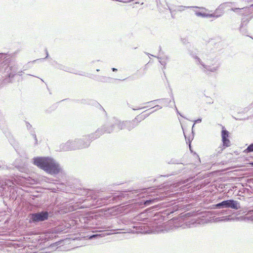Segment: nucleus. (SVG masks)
Instances as JSON below:
<instances>
[{
  "label": "nucleus",
  "mask_w": 253,
  "mask_h": 253,
  "mask_svg": "<svg viewBox=\"0 0 253 253\" xmlns=\"http://www.w3.org/2000/svg\"><path fill=\"white\" fill-rule=\"evenodd\" d=\"M229 133L226 129H222L221 131V137L223 145L224 147H229L230 145V141L228 138Z\"/></svg>",
  "instance_id": "nucleus-12"
},
{
  "label": "nucleus",
  "mask_w": 253,
  "mask_h": 253,
  "mask_svg": "<svg viewBox=\"0 0 253 253\" xmlns=\"http://www.w3.org/2000/svg\"><path fill=\"white\" fill-rule=\"evenodd\" d=\"M153 102V101L148 102H147L146 103H151V102Z\"/></svg>",
  "instance_id": "nucleus-42"
},
{
  "label": "nucleus",
  "mask_w": 253,
  "mask_h": 253,
  "mask_svg": "<svg viewBox=\"0 0 253 253\" xmlns=\"http://www.w3.org/2000/svg\"><path fill=\"white\" fill-rule=\"evenodd\" d=\"M37 60H34V61H33V62H36Z\"/></svg>",
  "instance_id": "nucleus-43"
},
{
  "label": "nucleus",
  "mask_w": 253,
  "mask_h": 253,
  "mask_svg": "<svg viewBox=\"0 0 253 253\" xmlns=\"http://www.w3.org/2000/svg\"><path fill=\"white\" fill-rule=\"evenodd\" d=\"M161 100L163 101L164 103H167V104L171 101L170 100H169L168 99H166V98L162 99Z\"/></svg>",
  "instance_id": "nucleus-28"
},
{
  "label": "nucleus",
  "mask_w": 253,
  "mask_h": 253,
  "mask_svg": "<svg viewBox=\"0 0 253 253\" xmlns=\"http://www.w3.org/2000/svg\"><path fill=\"white\" fill-rule=\"evenodd\" d=\"M96 71H97V72H98V71H99V69H97V70H96Z\"/></svg>",
  "instance_id": "nucleus-45"
},
{
  "label": "nucleus",
  "mask_w": 253,
  "mask_h": 253,
  "mask_svg": "<svg viewBox=\"0 0 253 253\" xmlns=\"http://www.w3.org/2000/svg\"><path fill=\"white\" fill-rule=\"evenodd\" d=\"M46 57L45 58H47V57L48 56V54L47 50H46Z\"/></svg>",
  "instance_id": "nucleus-37"
},
{
  "label": "nucleus",
  "mask_w": 253,
  "mask_h": 253,
  "mask_svg": "<svg viewBox=\"0 0 253 253\" xmlns=\"http://www.w3.org/2000/svg\"><path fill=\"white\" fill-rule=\"evenodd\" d=\"M169 164H178V161L175 159H171L169 163Z\"/></svg>",
  "instance_id": "nucleus-26"
},
{
  "label": "nucleus",
  "mask_w": 253,
  "mask_h": 253,
  "mask_svg": "<svg viewBox=\"0 0 253 253\" xmlns=\"http://www.w3.org/2000/svg\"><path fill=\"white\" fill-rule=\"evenodd\" d=\"M245 152L246 153L253 152V143H251L245 149Z\"/></svg>",
  "instance_id": "nucleus-17"
},
{
  "label": "nucleus",
  "mask_w": 253,
  "mask_h": 253,
  "mask_svg": "<svg viewBox=\"0 0 253 253\" xmlns=\"http://www.w3.org/2000/svg\"><path fill=\"white\" fill-rule=\"evenodd\" d=\"M195 14L196 15V16H197L198 17H206V16H207V13H202L200 11H196Z\"/></svg>",
  "instance_id": "nucleus-21"
},
{
  "label": "nucleus",
  "mask_w": 253,
  "mask_h": 253,
  "mask_svg": "<svg viewBox=\"0 0 253 253\" xmlns=\"http://www.w3.org/2000/svg\"><path fill=\"white\" fill-rule=\"evenodd\" d=\"M192 7H193V6H182V5H180V6H178L177 9L178 11H183L185 8H192ZM195 8H201V7H197V6H195Z\"/></svg>",
  "instance_id": "nucleus-18"
},
{
  "label": "nucleus",
  "mask_w": 253,
  "mask_h": 253,
  "mask_svg": "<svg viewBox=\"0 0 253 253\" xmlns=\"http://www.w3.org/2000/svg\"><path fill=\"white\" fill-rule=\"evenodd\" d=\"M163 196L162 195H157L156 196H151L148 198L147 199H144L143 202L145 206H149L152 204L156 203L163 199Z\"/></svg>",
  "instance_id": "nucleus-11"
},
{
  "label": "nucleus",
  "mask_w": 253,
  "mask_h": 253,
  "mask_svg": "<svg viewBox=\"0 0 253 253\" xmlns=\"http://www.w3.org/2000/svg\"><path fill=\"white\" fill-rule=\"evenodd\" d=\"M140 193V190H133L127 192H124L117 195L111 194L108 196H104L99 198L96 202V205L101 206L103 205H107L109 203H113L117 200H122L123 198L126 196L129 198L133 199L135 196H138Z\"/></svg>",
  "instance_id": "nucleus-5"
},
{
  "label": "nucleus",
  "mask_w": 253,
  "mask_h": 253,
  "mask_svg": "<svg viewBox=\"0 0 253 253\" xmlns=\"http://www.w3.org/2000/svg\"><path fill=\"white\" fill-rule=\"evenodd\" d=\"M159 62L161 65H162L164 66V67H165V66L167 64V63L165 61L160 60Z\"/></svg>",
  "instance_id": "nucleus-30"
},
{
  "label": "nucleus",
  "mask_w": 253,
  "mask_h": 253,
  "mask_svg": "<svg viewBox=\"0 0 253 253\" xmlns=\"http://www.w3.org/2000/svg\"><path fill=\"white\" fill-rule=\"evenodd\" d=\"M224 211H224V210H222V213H223L224 212Z\"/></svg>",
  "instance_id": "nucleus-44"
},
{
  "label": "nucleus",
  "mask_w": 253,
  "mask_h": 253,
  "mask_svg": "<svg viewBox=\"0 0 253 253\" xmlns=\"http://www.w3.org/2000/svg\"><path fill=\"white\" fill-rule=\"evenodd\" d=\"M225 148L223 145L222 146H219L217 148L216 151L217 153H221Z\"/></svg>",
  "instance_id": "nucleus-22"
},
{
  "label": "nucleus",
  "mask_w": 253,
  "mask_h": 253,
  "mask_svg": "<svg viewBox=\"0 0 253 253\" xmlns=\"http://www.w3.org/2000/svg\"><path fill=\"white\" fill-rule=\"evenodd\" d=\"M26 123L27 129L30 131L31 135L33 137V138L34 139V144L35 145H36L38 144V139L37 138L35 132L33 128H32V126L28 122H26Z\"/></svg>",
  "instance_id": "nucleus-13"
},
{
  "label": "nucleus",
  "mask_w": 253,
  "mask_h": 253,
  "mask_svg": "<svg viewBox=\"0 0 253 253\" xmlns=\"http://www.w3.org/2000/svg\"><path fill=\"white\" fill-rule=\"evenodd\" d=\"M197 65H200V68L206 74L217 73L219 69L220 64L214 54L211 53H204L202 58L203 61L197 56H193Z\"/></svg>",
  "instance_id": "nucleus-2"
},
{
  "label": "nucleus",
  "mask_w": 253,
  "mask_h": 253,
  "mask_svg": "<svg viewBox=\"0 0 253 253\" xmlns=\"http://www.w3.org/2000/svg\"><path fill=\"white\" fill-rule=\"evenodd\" d=\"M253 6V4L251 5V6Z\"/></svg>",
  "instance_id": "nucleus-47"
},
{
  "label": "nucleus",
  "mask_w": 253,
  "mask_h": 253,
  "mask_svg": "<svg viewBox=\"0 0 253 253\" xmlns=\"http://www.w3.org/2000/svg\"><path fill=\"white\" fill-rule=\"evenodd\" d=\"M49 212L47 211H42L30 214V220L33 223L44 221L48 219Z\"/></svg>",
  "instance_id": "nucleus-9"
},
{
  "label": "nucleus",
  "mask_w": 253,
  "mask_h": 253,
  "mask_svg": "<svg viewBox=\"0 0 253 253\" xmlns=\"http://www.w3.org/2000/svg\"><path fill=\"white\" fill-rule=\"evenodd\" d=\"M111 80V78L105 76H100L97 79V81L102 83H110Z\"/></svg>",
  "instance_id": "nucleus-15"
},
{
  "label": "nucleus",
  "mask_w": 253,
  "mask_h": 253,
  "mask_svg": "<svg viewBox=\"0 0 253 253\" xmlns=\"http://www.w3.org/2000/svg\"><path fill=\"white\" fill-rule=\"evenodd\" d=\"M162 47L161 46H159V51H160L161 50Z\"/></svg>",
  "instance_id": "nucleus-39"
},
{
  "label": "nucleus",
  "mask_w": 253,
  "mask_h": 253,
  "mask_svg": "<svg viewBox=\"0 0 253 253\" xmlns=\"http://www.w3.org/2000/svg\"><path fill=\"white\" fill-rule=\"evenodd\" d=\"M17 71L18 65L12 61L10 54L0 53V76L8 77L7 82H11Z\"/></svg>",
  "instance_id": "nucleus-1"
},
{
  "label": "nucleus",
  "mask_w": 253,
  "mask_h": 253,
  "mask_svg": "<svg viewBox=\"0 0 253 253\" xmlns=\"http://www.w3.org/2000/svg\"><path fill=\"white\" fill-rule=\"evenodd\" d=\"M175 108H176V112L177 114H178L179 115H180L181 116L183 117L180 114V113L179 112V111H178L177 109L176 108V107H175Z\"/></svg>",
  "instance_id": "nucleus-34"
},
{
  "label": "nucleus",
  "mask_w": 253,
  "mask_h": 253,
  "mask_svg": "<svg viewBox=\"0 0 253 253\" xmlns=\"http://www.w3.org/2000/svg\"><path fill=\"white\" fill-rule=\"evenodd\" d=\"M201 122H202V119L201 118H199L197 120L194 121V124L193 125L192 127H193L194 126L195 124H196V123H200Z\"/></svg>",
  "instance_id": "nucleus-27"
},
{
  "label": "nucleus",
  "mask_w": 253,
  "mask_h": 253,
  "mask_svg": "<svg viewBox=\"0 0 253 253\" xmlns=\"http://www.w3.org/2000/svg\"><path fill=\"white\" fill-rule=\"evenodd\" d=\"M159 100H160L157 99V100H154V101H159Z\"/></svg>",
  "instance_id": "nucleus-41"
},
{
  "label": "nucleus",
  "mask_w": 253,
  "mask_h": 253,
  "mask_svg": "<svg viewBox=\"0 0 253 253\" xmlns=\"http://www.w3.org/2000/svg\"><path fill=\"white\" fill-rule=\"evenodd\" d=\"M56 64V68H57L60 70H63L64 71L69 72V69L68 67H67L65 66H64L63 65L60 64H57V63Z\"/></svg>",
  "instance_id": "nucleus-16"
},
{
  "label": "nucleus",
  "mask_w": 253,
  "mask_h": 253,
  "mask_svg": "<svg viewBox=\"0 0 253 253\" xmlns=\"http://www.w3.org/2000/svg\"><path fill=\"white\" fill-rule=\"evenodd\" d=\"M150 115V114H148L147 115H146L145 116L143 117V116H136L135 118H138V125L139 124V123H140L142 120H143L144 119H145L146 117H148Z\"/></svg>",
  "instance_id": "nucleus-20"
},
{
  "label": "nucleus",
  "mask_w": 253,
  "mask_h": 253,
  "mask_svg": "<svg viewBox=\"0 0 253 253\" xmlns=\"http://www.w3.org/2000/svg\"><path fill=\"white\" fill-rule=\"evenodd\" d=\"M112 70L113 71V72H116L117 71V69L115 68H112Z\"/></svg>",
  "instance_id": "nucleus-33"
},
{
  "label": "nucleus",
  "mask_w": 253,
  "mask_h": 253,
  "mask_svg": "<svg viewBox=\"0 0 253 253\" xmlns=\"http://www.w3.org/2000/svg\"><path fill=\"white\" fill-rule=\"evenodd\" d=\"M207 103H208V104H212L213 103V101H212V99L211 98V97H207Z\"/></svg>",
  "instance_id": "nucleus-23"
},
{
  "label": "nucleus",
  "mask_w": 253,
  "mask_h": 253,
  "mask_svg": "<svg viewBox=\"0 0 253 253\" xmlns=\"http://www.w3.org/2000/svg\"><path fill=\"white\" fill-rule=\"evenodd\" d=\"M247 7H244L243 8H231V10L233 11L234 12H237L239 10H240V9H243L244 8H246Z\"/></svg>",
  "instance_id": "nucleus-25"
},
{
  "label": "nucleus",
  "mask_w": 253,
  "mask_h": 253,
  "mask_svg": "<svg viewBox=\"0 0 253 253\" xmlns=\"http://www.w3.org/2000/svg\"><path fill=\"white\" fill-rule=\"evenodd\" d=\"M138 119L137 118H135L132 121H121L119 120V122H117L119 123L118 124V130L126 129L128 131H130L138 126Z\"/></svg>",
  "instance_id": "nucleus-8"
},
{
  "label": "nucleus",
  "mask_w": 253,
  "mask_h": 253,
  "mask_svg": "<svg viewBox=\"0 0 253 253\" xmlns=\"http://www.w3.org/2000/svg\"><path fill=\"white\" fill-rule=\"evenodd\" d=\"M86 219L85 218H83V219H82V220H81L82 222L83 221V220H84V223H85V222H86Z\"/></svg>",
  "instance_id": "nucleus-35"
},
{
  "label": "nucleus",
  "mask_w": 253,
  "mask_h": 253,
  "mask_svg": "<svg viewBox=\"0 0 253 253\" xmlns=\"http://www.w3.org/2000/svg\"><path fill=\"white\" fill-rule=\"evenodd\" d=\"M154 107L156 108V109L155 110H153V111H152L151 112H150L149 114L150 115L153 113H154V112H155L156 111H157V110L158 109H161L162 107L160 106H159V105H156L154 106Z\"/></svg>",
  "instance_id": "nucleus-24"
},
{
  "label": "nucleus",
  "mask_w": 253,
  "mask_h": 253,
  "mask_svg": "<svg viewBox=\"0 0 253 253\" xmlns=\"http://www.w3.org/2000/svg\"><path fill=\"white\" fill-rule=\"evenodd\" d=\"M251 20V18H243L242 19L241 23L240 25V27L239 29V30L240 32H243V27H246L248 23L249 22L250 20Z\"/></svg>",
  "instance_id": "nucleus-14"
},
{
  "label": "nucleus",
  "mask_w": 253,
  "mask_h": 253,
  "mask_svg": "<svg viewBox=\"0 0 253 253\" xmlns=\"http://www.w3.org/2000/svg\"><path fill=\"white\" fill-rule=\"evenodd\" d=\"M119 119L113 118L105 123L102 126L98 128L95 132L90 134L91 138L94 140L99 138L105 133H111L113 132L115 128L118 129V122Z\"/></svg>",
  "instance_id": "nucleus-6"
},
{
  "label": "nucleus",
  "mask_w": 253,
  "mask_h": 253,
  "mask_svg": "<svg viewBox=\"0 0 253 253\" xmlns=\"http://www.w3.org/2000/svg\"><path fill=\"white\" fill-rule=\"evenodd\" d=\"M15 150L18 152V150L15 147H14Z\"/></svg>",
  "instance_id": "nucleus-40"
},
{
  "label": "nucleus",
  "mask_w": 253,
  "mask_h": 253,
  "mask_svg": "<svg viewBox=\"0 0 253 253\" xmlns=\"http://www.w3.org/2000/svg\"><path fill=\"white\" fill-rule=\"evenodd\" d=\"M45 58L41 59L40 60H44Z\"/></svg>",
  "instance_id": "nucleus-46"
},
{
  "label": "nucleus",
  "mask_w": 253,
  "mask_h": 253,
  "mask_svg": "<svg viewBox=\"0 0 253 253\" xmlns=\"http://www.w3.org/2000/svg\"><path fill=\"white\" fill-rule=\"evenodd\" d=\"M188 141H189V143H190V139H188ZM189 147H190V148H191L190 144H189Z\"/></svg>",
  "instance_id": "nucleus-38"
},
{
  "label": "nucleus",
  "mask_w": 253,
  "mask_h": 253,
  "mask_svg": "<svg viewBox=\"0 0 253 253\" xmlns=\"http://www.w3.org/2000/svg\"><path fill=\"white\" fill-rule=\"evenodd\" d=\"M150 115V114H148L147 115H146L145 116L143 117V116H136L135 118H138V125L139 124V123H140L142 120H143L144 119H145L146 117H148Z\"/></svg>",
  "instance_id": "nucleus-19"
},
{
  "label": "nucleus",
  "mask_w": 253,
  "mask_h": 253,
  "mask_svg": "<svg viewBox=\"0 0 253 253\" xmlns=\"http://www.w3.org/2000/svg\"><path fill=\"white\" fill-rule=\"evenodd\" d=\"M23 72L22 71H19L17 73L18 75L21 76Z\"/></svg>",
  "instance_id": "nucleus-31"
},
{
  "label": "nucleus",
  "mask_w": 253,
  "mask_h": 253,
  "mask_svg": "<svg viewBox=\"0 0 253 253\" xmlns=\"http://www.w3.org/2000/svg\"><path fill=\"white\" fill-rule=\"evenodd\" d=\"M216 209L231 208L233 210H238L241 209L240 203L233 199L224 200L214 205Z\"/></svg>",
  "instance_id": "nucleus-7"
},
{
  "label": "nucleus",
  "mask_w": 253,
  "mask_h": 253,
  "mask_svg": "<svg viewBox=\"0 0 253 253\" xmlns=\"http://www.w3.org/2000/svg\"><path fill=\"white\" fill-rule=\"evenodd\" d=\"M94 140L91 138L90 134H89L83 136L81 138L70 139L66 143L61 144L60 148L64 151L84 149L88 148L90 142Z\"/></svg>",
  "instance_id": "nucleus-4"
},
{
  "label": "nucleus",
  "mask_w": 253,
  "mask_h": 253,
  "mask_svg": "<svg viewBox=\"0 0 253 253\" xmlns=\"http://www.w3.org/2000/svg\"><path fill=\"white\" fill-rule=\"evenodd\" d=\"M33 164L51 175L57 174L61 170L59 164L56 160L49 157H35L33 158Z\"/></svg>",
  "instance_id": "nucleus-3"
},
{
  "label": "nucleus",
  "mask_w": 253,
  "mask_h": 253,
  "mask_svg": "<svg viewBox=\"0 0 253 253\" xmlns=\"http://www.w3.org/2000/svg\"><path fill=\"white\" fill-rule=\"evenodd\" d=\"M146 107H142V108H145ZM142 109V108H138V109ZM137 109H134L133 108V110H137Z\"/></svg>",
  "instance_id": "nucleus-36"
},
{
  "label": "nucleus",
  "mask_w": 253,
  "mask_h": 253,
  "mask_svg": "<svg viewBox=\"0 0 253 253\" xmlns=\"http://www.w3.org/2000/svg\"><path fill=\"white\" fill-rule=\"evenodd\" d=\"M227 3H224L220 4L214 11V13L211 14L207 13L206 17H215L218 18L222 16L224 13V9L227 6Z\"/></svg>",
  "instance_id": "nucleus-10"
},
{
  "label": "nucleus",
  "mask_w": 253,
  "mask_h": 253,
  "mask_svg": "<svg viewBox=\"0 0 253 253\" xmlns=\"http://www.w3.org/2000/svg\"><path fill=\"white\" fill-rule=\"evenodd\" d=\"M97 236H98L97 234L93 235L90 236V239H92V238H95V237H97Z\"/></svg>",
  "instance_id": "nucleus-32"
},
{
  "label": "nucleus",
  "mask_w": 253,
  "mask_h": 253,
  "mask_svg": "<svg viewBox=\"0 0 253 253\" xmlns=\"http://www.w3.org/2000/svg\"><path fill=\"white\" fill-rule=\"evenodd\" d=\"M252 166H253V163Z\"/></svg>",
  "instance_id": "nucleus-48"
},
{
  "label": "nucleus",
  "mask_w": 253,
  "mask_h": 253,
  "mask_svg": "<svg viewBox=\"0 0 253 253\" xmlns=\"http://www.w3.org/2000/svg\"><path fill=\"white\" fill-rule=\"evenodd\" d=\"M246 27H243V32H241L243 35H246L248 33L247 29L245 28Z\"/></svg>",
  "instance_id": "nucleus-29"
}]
</instances>
